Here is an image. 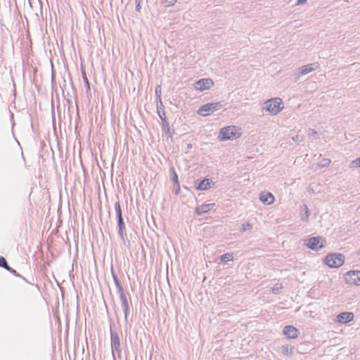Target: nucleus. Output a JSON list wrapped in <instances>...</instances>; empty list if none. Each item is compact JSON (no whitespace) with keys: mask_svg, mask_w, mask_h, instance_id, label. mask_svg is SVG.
I'll return each mask as SVG.
<instances>
[{"mask_svg":"<svg viewBox=\"0 0 360 360\" xmlns=\"http://www.w3.org/2000/svg\"><path fill=\"white\" fill-rule=\"evenodd\" d=\"M243 135V129L240 127L230 124L221 128L217 135L219 141H235Z\"/></svg>","mask_w":360,"mask_h":360,"instance_id":"1","label":"nucleus"},{"mask_svg":"<svg viewBox=\"0 0 360 360\" xmlns=\"http://www.w3.org/2000/svg\"><path fill=\"white\" fill-rule=\"evenodd\" d=\"M284 102L280 97L267 99L263 103L262 110L270 116H276L284 110Z\"/></svg>","mask_w":360,"mask_h":360,"instance_id":"2","label":"nucleus"},{"mask_svg":"<svg viewBox=\"0 0 360 360\" xmlns=\"http://www.w3.org/2000/svg\"><path fill=\"white\" fill-rule=\"evenodd\" d=\"M345 261V256L342 253L332 252L327 254L323 259V264L330 269L341 267Z\"/></svg>","mask_w":360,"mask_h":360,"instance_id":"3","label":"nucleus"},{"mask_svg":"<svg viewBox=\"0 0 360 360\" xmlns=\"http://www.w3.org/2000/svg\"><path fill=\"white\" fill-rule=\"evenodd\" d=\"M326 243V239L321 236L310 237L303 240V245L315 252L323 249Z\"/></svg>","mask_w":360,"mask_h":360,"instance_id":"4","label":"nucleus"},{"mask_svg":"<svg viewBox=\"0 0 360 360\" xmlns=\"http://www.w3.org/2000/svg\"><path fill=\"white\" fill-rule=\"evenodd\" d=\"M222 108L223 104L221 102L208 103L199 108L197 112L201 116L206 117L215 111L219 110Z\"/></svg>","mask_w":360,"mask_h":360,"instance_id":"5","label":"nucleus"},{"mask_svg":"<svg viewBox=\"0 0 360 360\" xmlns=\"http://www.w3.org/2000/svg\"><path fill=\"white\" fill-rule=\"evenodd\" d=\"M319 63L318 62H314L311 63H307L306 65L300 66L297 68L295 76L296 78H300L309 73L316 71L319 69Z\"/></svg>","mask_w":360,"mask_h":360,"instance_id":"6","label":"nucleus"},{"mask_svg":"<svg viewBox=\"0 0 360 360\" xmlns=\"http://www.w3.org/2000/svg\"><path fill=\"white\" fill-rule=\"evenodd\" d=\"M343 279L346 284L350 286H360V271L351 270L343 275Z\"/></svg>","mask_w":360,"mask_h":360,"instance_id":"7","label":"nucleus"},{"mask_svg":"<svg viewBox=\"0 0 360 360\" xmlns=\"http://www.w3.org/2000/svg\"><path fill=\"white\" fill-rule=\"evenodd\" d=\"M214 84V82L212 79L203 78L195 82L193 84V88L195 91L202 92L210 89Z\"/></svg>","mask_w":360,"mask_h":360,"instance_id":"8","label":"nucleus"},{"mask_svg":"<svg viewBox=\"0 0 360 360\" xmlns=\"http://www.w3.org/2000/svg\"><path fill=\"white\" fill-rule=\"evenodd\" d=\"M354 319V314L352 312H341L334 319V322L338 324L346 325L352 322Z\"/></svg>","mask_w":360,"mask_h":360,"instance_id":"9","label":"nucleus"},{"mask_svg":"<svg viewBox=\"0 0 360 360\" xmlns=\"http://www.w3.org/2000/svg\"><path fill=\"white\" fill-rule=\"evenodd\" d=\"M259 199L260 202L265 205H271L275 201L274 195L269 191H262L259 193Z\"/></svg>","mask_w":360,"mask_h":360,"instance_id":"10","label":"nucleus"},{"mask_svg":"<svg viewBox=\"0 0 360 360\" xmlns=\"http://www.w3.org/2000/svg\"><path fill=\"white\" fill-rule=\"evenodd\" d=\"M111 348L112 354L115 351L119 355L120 354V341L118 334L116 332L110 331Z\"/></svg>","mask_w":360,"mask_h":360,"instance_id":"11","label":"nucleus"},{"mask_svg":"<svg viewBox=\"0 0 360 360\" xmlns=\"http://www.w3.org/2000/svg\"><path fill=\"white\" fill-rule=\"evenodd\" d=\"M283 334L288 339H295L299 336L300 331L292 326H286L283 328Z\"/></svg>","mask_w":360,"mask_h":360,"instance_id":"12","label":"nucleus"},{"mask_svg":"<svg viewBox=\"0 0 360 360\" xmlns=\"http://www.w3.org/2000/svg\"><path fill=\"white\" fill-rule=\"evenodd\" d=\"M215 206L214 203L203 204L196 207L195 212L197 215L200 216L202 214L208 213L210 210Z\"/></svg>","mask_w":360,"mask_h":360,"instance_id":"13","label":"nucleus"},{"mask_svg":"<svg viewBox=\"0 0 360 360\" xmlns=\"http://www.w3.org/2000/svg\"><path fill=\"white\" fill-rule=\"evenodd\" d=\"M120 300H121V302H122V308L124 310V319L126 321H127V316H128V314L129 313V307L127 298L126 295H124V293L122 292V290L120 291Z\"/></svg>","mask_w":360,"mask_h":360,"instance_id":"14","label":"nucleus"},{"mask_svg":"<svg viewBox=\"0 0 360 360\" xmlns=\"http://www.w3.org/2000/svg\"><path fill=\"white\" fill-rule=\"evenodd\" d=\"M213 182L209 179L202 180L196 186V189L199 191H207L212 187Z\"/></svg>","mask_w":360,"mask_h":360,"instance_id":"15","label":"nucleus"},{"mask_svg":"<svg viewBox=\"0 0 360 360\" xmlns=\"http://www.w3.org/2000/svg\"><path fill=\"white\" fill-rule=\"evenodd\" d=\"M294 347L290 344H285L281 347V355L290 356L293 354Z\"/></svg>","mask_w":360,"mask_h":360,"instance_id":"16","label":"nucleus"},{"mask_svg":"<svg viewBox=\"0 0 360 360\" xmlns=\"http://www.w3.org/2000/svg\"><path fill=\"white\" fill-rule=\"evenodd\" d=\"M118 226H119V231H118L119 236L124 240V238L126 236V233L124 232V224L122 218L118 219Z\"/></svg>","mask_w":360,"mask_h":360,"instance_id":"17","label":"nucleus"},{"mask_svg":"<svg viewBox=\"0 0 360 360\" xmlns=\"http://www.w3.org/2000/svg\"><path fill=\"white\" fill-rule=\"evenodd\" d=\"M350 169H357L360 167V157L353 160L349 165Z\"/></svg>","mask_w":360,"mask_h":360,"instance_id":"18","label":"nucleus"},{"mask_svg":"<svg viewBox=\"0 0 360 360\" xmlns=\"http://www.w3.org/2000/svg\"><path fill=\"white\" fill-rule=\"evenodd\" d=\"M302 207L304 211V214L301 217V220L307 222V221H308L309 218V214H310L309 211V209L307 205H304L302 206Z\"/></svg>","mask_w":360,"mask_h":360,"instance_id":"19","label":"nucleus"},{"mask_svg":"<svg viewBox=\"0 0 360 360\" xmlns=\"http://www.w3.org/2000/svg\"><path fill=\"white\" fill-rule=\"evenodd\" d=\"M220 260L221 262H229L233 260V256L231 253H226L222 255L220 257Z\"/></svg>","mask_w":360,"mask_h":360,"instance_id":"20","label":"nucleus"},{"mask_svg":"<svg viewBox=\"0 0 360 360\" xmlns=\"http://www.w3.org/2000/svg\"><path fill=\"white\" fill-rule=\"evenodd\" d=\"M115 211L117 214V219L120 218H122L121 207H120V204L118 201L115 203Z\"/></svg>","mask_w":360,"mask_h":360,"instance_id":"21","label":"nucleus"},{"mask_svg":"<svg viewBox=\"0 0 360 360\" xmlns=\"http://www.w3.org/2000/svg\"><path fill=\"white\" fill-rule=\"evenodd\" d=\"M331 163V160L329 158H323L319 164V167H328Z\"/></svg>","mask_w":360,"mask_h":360,"instance_id":"22","label":"nucleus"},{"mask_svg":"<svg viewBox=\"0 0 360 360\" xmlns=\"http://www.w3.org/2000/svg\"><path fill=\"white\" fill-rule=\"evenodd\" d=\"M283 288V285L281 283H276L274 287L271 288L272 293L277 295L278 294L281 289Z\"/></svg>","mask_w":360,"mask_h":360,"instance_id":"23","label":"nucleus"},{"mask_svg":"<svg viewBox=\"0 0 360 360\" xmlns=\"http://www.w3.org/2000/svg\"><path fill=\"white\" fill-rule=\"evenodd\" d=\"M111 272H112V278H113V281L115 282V285L117 287V288L122 291V286L120 284V282L118 281V278H117V275L115 274V273L114 272V271L112 270V269H111Z\"/></svg>","mask_w":360,"mask_h":360,"instance_id":"24","label":"nucleus"},{"mask_svg":"<svg viewBox=\"0 0 360 360\" xmlns=\"http://www.w3.org/2000/svg\"><path fill=\"white\" fill-rule=\"evenodd\" d=\"M172 174H173L172 180L177 185V187H178V189L176 191V193H178V191H179V180H178V176L174 169H172Z\"/></svg>","mask_w":360,"mask_h":360,"instance_id":"25","label":"nucleus"},{"mask_svg":"<svg viewBox=\"0 0 360 360\" xmlns=\"http://www.w3.org/2000/svg\"><path fill=\"white\" fill-rule=\"evenodd\" d=\"M252 228V226L250 223L246 222L241 225V231L245 232L247 231L251 230Z\"/></svg>","mask_w":360,"mask_h":360,"instance_id":"26","label":"nucleus"},{"mask_svg":"<svg viewBox=\"0 0 360 360\" xmlns=\"http://www.w3.org/2000/svg\"><path fill=\"white\" fill-rule=\"evenodd\" d=\"M0 266L4 267L8 271H11V268L8 266L6 259L3 257H0Z\"/></svg>","mask_w":360,"mask_h":360,"instance_id":"27","label":"nucleus"},{"mask_svg":"<svg viewBox=\"0 0 360 360\" xmlns=\"http://www.w3.org/2000/svg\"><path fill=\"white\" fill-rule=\"evenodd\" d=\"M155 94L157 99L161 98V86H160V85H158L155 86Z\"/></svg>","mask_w":360,"mask_h":360,"instance_id":"28","label":"nucleus"},{"mask_svg":"<svg viewBox=\"0 0 360 360\" xmlns=\"http://www.w3.org/2000/svg\"><path fill=\"white\" fill-rule=\"evenodd\" d=\"M176 1L177 0H162V3H164L167 7L174 6Z\"/></svg>","mask_w":360,"mask_h":360,"instance_id":"29","label":"nucleus"},{"mask_svg":"<svg viewBox=\"0 0 360 360\" xmlns=\"http://www.w3.org/2000/svg\"><path fill=\"white\" fill-rule=\"evenodd\" d=\"M141 3H142V0H136L135 1L136 11L137 12H140V11H141Z\"/></svg>","mask_w":360,"mask_h":360,"instance_id":"30","label":"nucleus"},{"mask_svg":"<svg viewBox=\"0 0 360 360\" xmlns=\"http://www.w3.org/2000/svg\"><path fill=\"white\" fill-rule=\"evenodd\" d=\"M158 112L160 118L162 120V122H165V120H166L165 112L164 111H162V112H160V110H158Z\"/></svg>","mask_w":360,"mask_h":360,"instance_id":"31","label":"nucleus"},{"mask_svg":"<svg viewBox=\"0 0 360 360\" xmlns=\"http://www.w3.org/2000/svg\"><path fill=\"white\" fill-rule=\"evenodd\" d=\"M163 108V104H162V99L160 98V99H157V109H158V111L160 110V108Z\"/></svg>","mask_w":360,"mask_h":360,"instance_id":"32","label":"nucleus"},{"mask_svg":"<svg viewBox=\"0 0 360 360\" xmlns=\"http://www.w3.org/2000/svg\"><path fill=\"white\" fill-rule=\"evenodd\" d=\"M307 0H297L295 2V6H301L307 4Z\"/></svg>","mask_w":360,"mask_h":360,"instance_id":"33","label":"nucleus"},{"mask_svg":"<svg viewBox=\"0 0 360 360\" xmlns=\"http://www.w3.org/2000/svg\"><path fill=\"white\" fill-rule=\"evenodd\" d=\"M164 130H165V132L167 134H168V136H169V137H171V136H172V133H171V132H170V129H169V127H167L165 128V129H164Z\"/></svg>","mask_w":360,"mask_h":360,"instance_id":"34","label":"nucleus"},{"mask_svg":"<svg viewBox=\"0 0 360 360\" xmlns=\"http://www.w3.org/2000/svg\"><path fill=\"white\" fill-rule=\"evenodd\" d=\"M162 125H163L164 129L169 127V124H168L167 120H165V122H162Z\"/></svg>","mask_w":360,"mask_h":360,"instance_id":"35","label":"nucleus"},{"mask_svg":"<svg viewBox=\"0 0 360 360\" xmlns=\"http://www.w3.org/2000/svg\"><path fill=\"white\" fill-rule=\"evenodd\" d=\"M292 140L295 141H300L299 139V136H296L295 137H292Z\"/></svg>","mask_w":360,"mask_h":360,"instance_id":"36","label":"nucleus"},{"mask_svg":"<svg viewBox=\"0 0 360 360\" xmlns=\"http://www.w3.org/2000/svg\"><path fill=\"white\" fill-rule=\"evenodd\" d=\"M187 148H188V149H191V148H192V144H191V143H188V144H187Z\"/></svg>","mask_w":360,"mask_h":360,"instance_id":"37","label":"nucleus"},{"mask_svg":"<svg viewBox=\"0 0 360 360\" xmlns=\"http://www.w3.org/2000/svg\"><path fill=\"white\" fill-rule=\"evenodd\" d=\"M86 84L89 85V82L86 79Z\"/></svg>","mask_w":360,"mask_h":360,"instance_id":"38","label":"nucleus"},{"mask_svg":"<svg viewBox=\"0 0 360 360\" xmlns=\"http://www.w3.org/2000/svg\"><path fill=\"white\" fill-rule=\"evenodd\" d=\"M359 254L360 255V250H359Z\"/></svg>","mask_w":360,"mask_h":360,"instance_id":"39","label":"nucleus"}]
</instances>
